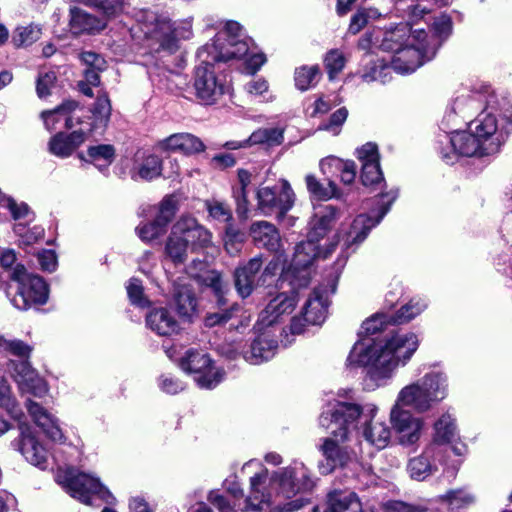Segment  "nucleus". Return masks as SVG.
Here are the masks:
<instances>
[{
    "label": "nucleus",
    "mask_w": 512,
    "mask_h": 512,
    "mask_svg": "<svg viewBox=\"0 0 512 512\" xmlns=\"http://www.w3.org/2000/svg\"><path fill=\"white\" fill-rule=\"evenodd\" d=\"M419 343L418 335L413 332H396L380 339H362L353 345L346 365L364 367L365 385L374 390L386 386L397 369L408 364Z\"/></svg>",
    "instance_id": "1"
},
{
    "label": "nucleus",
    "mask_w": 512,
    "mask_h": 512,
    "mask_svg": "<svg viewBox=\"0 0 512 512\" xmlns=\"http://www.w3.org/2000/svg\"><path fill=\"white\" fill-rule=\"evenodd\" d=\"M364 411L373 418L377 407L373 404L361 407L357 404L337 402L321 414L319 424L331 429V436L325 438L321 446L326 460V464L319 467L322 474H329L336 467H343L356 457L357 444H352V435L356 429V421Z\"/></svg>",
    "instance_id": "2"
},
{
    "label": "nucleus",
    "mask_w": 512,
    "mask_h": 512,
    "mask_svg": "<svg viewBox=\"0 0 512 512\" xmlns=\"http://www.w3.org/2000/svg\"><path fill=\"white\" fill-rule=\"evenodd\" d=\"M314 486L315 482L303 463L296 462L270 476L267 469L261 468L250 478L246 509L262 511L273 503L274 497L291 499L298 493L311 491Z\"/></svg>",
    "instance_id": "3"
},
{
    "label": "nucleus",
    "mask_w": 512,
    "mask_h": 512,
    "mask_svg": "<svg viewBox=\"0 0 512 512\" xmlns=\"http://www.w3.org/2000/svg\"><path fill=\"white\" fill-rule=\"evenodd\" d=\"M340 212L332 205L319 207L309 222L307 240L299 243L294 252L291 267L283 273V279L289 281L293 289L306 287L311 278L310 266L317 257L326 258L335 248L330 244L323 248L319 241L339 219Z\"/></svg>",
    "instance_id": "4"
},
{
    "label": "nucleus",
    "mask_w": 512,
    "mask_h": 512,
    "mask_svg": "<svg viewBox=\"0 0 512 512\" xmlns=\"http://www.w3.org/2000/svg\"><path fill=\"white\" fill-rule=\"evenodd\" d=\"M447 395V375L441 371H431L401 388L393 406L410 408L416 413H426L442 402Z\"/></svg>",
    "instance_id": "5"
},
{
    "label": "nucleus",
    "mask_w": 512,
    "mask_h": 512,
    "mask_svg": "<svg viewBox=\"0 0 512 512\" xmlns=\"http://www.w3.org/2000/svg\"><path fill=\"white\" fill-rule=\"evenodd\" d=\"M426 38L427 32L424 29H415L407 37L404 46L392 56L389 65L382 61L379 66L372 67L371 73L365 77H369L371 80H380L382 72L389 68L400 74L414 72L435 56L437 43L425 44Z\"/></svg>",
    "instance_id": "6"
},
{
    "label": "nucleus",
    "mask_w": 512,
    "mask_h": 512,
    "mask_svg": "<svg viewBox=\"0 0 512 512\" xmlns=\"http://www.w3.org/2000/svg\"><path fill=\"white\" fill-rule=\"evenodd\" d=\"M212 245V234L190 216H181L172 226L165 243V256L175 264L183 263L188 251L197 252Z\"/></svg>",
    "instance_id": "7"
},
{
    "label": "nucleus",
    "mask_w": 512,
    "mask_h": 512,
    "mask_svg": "<svg viewBox=\"0 0 512 512\" xmlns=\"http://www.w3.org/2000/svg\"><path fill=\"white\" fill-rule=\"evenodd\" d=\"M139 30L145 38L155 40L162 49L173 51L180 40L192 36L190 19L171 23L167 17L158 16L150 10L141 11L137 17Z\"/></svg>",
    "instance_id": "8"
},
{
    "label": "nucleus",
    "mask_w": 512,
    "mask_h": 512,
    "mask_svg": "<svg viewBox=\"0 0 512 512\" xmlns=\"http://www.w3.org/2000/svg\"><path fill=\"white\" fill-rule=\"evenodd\" d=\"M510 127V116L500 114L494 107L481 112L469 124L470 131L484 145L486 154H495L501 149L510 134Z\"/></svg>",
    "instance_id": "9"
},
{
    "label": "nucleus",
    "mask_w": 512,
    "mask_h": 512,
    "mask_svg": "<svg viewBox=\"0 0 512 512\" xmlns=\"http://www.w3.org/2000/svg\"><path fill=\"white\" fill-rule=\"evenodd\" d=\"M84 2L96 8L102 15L96 16L77 7L71 8L69 26L75 35L101 32L107 26L108 20L122 13L126 5V0H84Z\"/></svg>",
    "instance_id": "10"
},
{
    "label": "nucleus",
    "mask_w": 512,
    "mask_h": 512,
    "mask_svg": "<svg viewBox=\"0 0 512 512\" xmlns=\"http://www.w3.org/2000/svg\"><path fill=\"white\" fill-rule=\"evenodd\" d=\"M57 481L67 493L85 505H90L93 497H97L108 504L115 502L113 494L102 485L97 477L91 474L68 469L58 472Z\"/></svg>",
    "instance_id": "11"
},
{
    "label": "nucleus",
    "mask_w": 512,
    "mask_h": 512,
    "mask_svg": "<svg viewBox=\"0 0 512 512\" xmlns=\"http://www.w3.org/2000/svg\"><path fill=\"white\" fill-rule=\"evenodd\" d=\"M242 36V27L239 23L227 22L213 42L206 44L198 51V57L211 54V60L215 62L244 57L248 54L249 44Z\"/></svg>",
    "instance_id": "12"
},
{
    "label": "nucleus",
    "mask_w": 512,
    "mask_h": 512,
    "mask_svg": "<svg viewBox=\"0 0 512 512\" xmlns=\"http://www.w3.org/2000/svg\"><path fill=\"white\" fill-rule=\"evenodd\" d=\"M11 279L17 283L16 292L11 298L15 308L25 311L47 302L49 290L46 282L38 275L27 273L23 265L16 264Z\"/></svg>",
    "instance_id": "13"
},
{
    "label": "nucleus",
    "mask_w": 512,
    "mask_h": 512,
    "mask_svg": "<svg viewBox=\"0 0 512 512\" xmlns=\"http://www.w3.org/2000/svg\"><path fill=\"white\" fill-rule=\"evenodd\" d=\"M257 208L265 216L275 215L277 220L285 219L292 209L296 195L286 179L272 186L260 185L256 191Z\"/></svg>",
    "instance_id": "14"
},
{
    "label": "nucleus",
    "mask_w": 512,
    "mask_h": 512,
    "mask_svg": "<svg viewBox=\"0 0 512 512\" xmlns=\"http://www.w3.org/2000/svg\"><path fill=\"white\" fill-rule=\"evenodd\" d=\"M180 368L190 374L198 387L213 389L223 381L225 372L214 365L210 356L203 351L189 349L180 359Z\"/></svg>",
    "instance_id": "15"
},
{
    "label": "nucleus",
    "mask_w": 512,
    "mask_h": 512,
    "mask_svg": "<svg viewBox=\"0 0 512 512\" xmlns=\"http://www.w3.org/2000/svg\"><path fill=\"white\" fill-rule=\"evenodd\" d=\"M201 64L195 69L193 88L198 101L204 105L215 104L225 92V84L215 71L211 54L199 57Z\"/></svg>",
    "instance_id": "16"
},
{
    "label": "nucleus",
    "mask_w": 512,
    "mask_h": 512,
    "mask_svg": "<svg viewBox=\"0 0 512 512\" xmlns=\"http://www.w3.org/2000/svg\"><path fill=\"white\" fill-rule=\"evenodd\" d=\"M334 290V287L329 290L327 286H319L311 292L302 308V318H292L290 330L293 334H301L306 324L320 325L325 321L329 305L328 297Z\"/></svg>",
    "instance_id": "17"
},
{
    "label": "nucleus",
    "mask_w": 512,
    "mask_h": 512,
    "mask_svg": "<svg viewBox=\"0 0 512 512\" xmlns=\"http://www.w3.org/2000/svg\"><path fill=\"white\" fill-rule=\"evenodd\" d=\"M396 197V193L381 195V201L378 202L379 208L373 216L360 214L353 220L348 229H342L339 236L342 238L343 245L346 248H350L364 241L369 231L376 226L389 211Z\"/></svg>",
    "instance_id": "18"
},
{
    "label": "nucleus",
    "mask_w": 512,
    "mask_h": 512,
    "mask_svg": "<svg viewBox=\"0 0 512 512\" xmlns=\"http://www.w3.org/2000/svg\"><path fill=\"white\" fill-rule=\"evenodd\" d=\"M389 419L398 444L411 447L419 442L425 428L423 418L416 416L408 409L392 406Z\"/></svg>",
    "instance_id": "19"
},
{
    "label": "nucleus",
    "mask_w": 512,
    "mask_h": 512,
    "mask_svg": "<svg viewBox=\"0 0 512 512\" xmlns=\"http://www.w3.org/2000/svg\"><path fill=\"white\" fill-rule=\"evenodd\" d=\"M8 371L22 394L28 393L41 398L48 393L47 382L39 376L27 360L10 361Z\"/></svg>",
    "instance_id": "20"
},
{
    "label": "nucleus",
    "mask_w": 512,
    "mask_h": 512,
    "mask_svg": "<svg viewBox=\"0 0 512 512\" xmlns=\"http://www.w3.org/2000/svg\"><path fill=\"white\" fill-rule=\"evenodd\" d=\"M296 304L294 291L276 294L260 312L257 321L258 328L263 329L285 320L294 311Z\"/></svg>",
    "instance_id": "21"
},
{
    "label": "nucleus",
    "mask_w": 512,
    "mask_h": 512,
    "mask_svg": "<svg viewBox=\"0 0 512 512\" xmlns=\"http://www.w3.org/2000/svg\"><path fill=\"white\" fill-rule=\"evenodd\" d=\"M449 143L452 148L451 153L442 152L443 160L448 164H453L458 156L472 157L485 156L484 145L476 137L475 133L470 131H457L449 136Z\"/></svg>",
    "instance_id": "22"
},
{
    "label": "nucleus",
    "mask_w": 512,
    "mask_h": 512,
    "mask_svg": "<svg viewBox=\"0 0 512 512\" xmlns=\"http://www.w3.org/2000/svg\"><path fill=\"white\" fill-rule=\"evenodd\" d=\"M156 146L160 151L181 153L186 156L201 153L206 148L199 137L187 132L174 133L158 141Z\"/></svg>",
    "instance_id": "23"
},
{
    "label": "nucleus",
    "mask_w": 512,
    "mask_h": 512,
    "mask_svg": "<svg viewBox=\"0 0 512 512\" xmlns=\"http://www.w3.org/2000/svg\"><path fill=\"white\" fill-rule=\"evenodd\" d=\"M89 132L90 129L83 128L69 134L59 132L49 140V152L56 157L67 158L88 139Z\"/></svg>",
    "instance_id": "24"
},
{
    "label": "nucleus",
    "mask_w": 512,
    "mask_h": 512,
    "mask_svg": "<svg viewBox=\"0 0 512 512\" xmlns=\"http://www.w3.org/2000/svg\"><path fill=\"white\" fill-rule=\"evenodd\" d=\"M26 408L34 423L42 429L48 438L55 442H64V434L54 415L32 400L26 402Z\"/></svg>",
    "instance_id": "25"
},
{
    "label": "nucleus",
    "mask_w": 512,
    "mask_h": 512,
    "mask_svg": "<svg viewBox=\"0 0 512 512\" xmlns=\"http://www.w3.org/2000/svg\"><path fill=\"white\" fill-rule=\"evenodd\" d=\"M78 103L75 101H65L53 110L43 111L41 118L47 130L52 131L58 128V123L63 121L64 127L68 130L73 129L80 124V117L75 115Z\"/></svg>",
    "instance_id": "26"
},
{
    "label": "nucleus",
    "mask_w": 512,
    "mask_h": 512,
    "mask_svg": "<svg viewBox=\"0 0 512 512\" xmlns=\"http://www.w3.org/2000/svg\"><path fill=\"white\" fill-rule=\"evenodd\" d=\"M188 272L199 283L211 288L217 296L218 302L224 304V285L221 275L217 271L208 269V265L204 261L193 260L188 267Z\"/></svg>",
    "instance_id": "27"
},
{
    "label": "nucleus",
    "mask_w": 512,
    "mask_h": 512,
    "mask_svg": "<svg viewBox=\"0 0 512 512\" xmlns=\"http://www.w3.org/2000/svg\"><path fill=\"white\" fill-rule=\"evenodd\" d=\"M161 159L153 154L136 153L130 176L135 181H150L161 175Z\"/></svg>",
    "instance_id": "28"
},
{
    "label": "nucleus",
    "mask_w": 512,
    "mask_h": 512,
    "mask_svg": "<svg viewBox=\"0 0 512 512\" xmlns=\"http://www.w3.org/2000/svg\"><path fill=\"white\" fill-rule=\"evenodd\" d=\"M250 235L257 246L270 251H277L281 245L278 229L268 221H257L251 224Z\"/></svg>",
    "instance_id": "29"
},
{
    "label": "nucleus",
    "mask_w": 512,
    "mask_h": 512,
    "mask_svg": "<svg viewBox=\"0 0 512 512\" xmlns=\"http://www.w3.org/2000/svg\"><path fill=\"white\" fill-rule=\"evenodd\" d=\"M261 267L262 261L260 258L256 257L235 270V287L242 298H246L252 293L255 286L256 275Z\"/></svg>",
    "instance_id": "30"
},
{
    "label": "nucleus",
    "mask_w": 512,
    "mask_h": 512,
    "mask_svg": "<svg viewBox=\"0 0 512 512\" xmlns=\"http://www.w3.org/2000/svg\"><path fill=\"white\" fill-rule=\"evenodd\" d=\"M277 347L276 340L262 333L252 342L249 350L244 352V359L253 365L261 364L274 357Z\"/></svg>",
    "instance_id": "31"
},
{
    "label": "nucleus",
    "mask_w": 512,
    "mask_h": 512,
    "mask_svg": "<svg viewBox=\"0 0 512 512\" xmlns=\"http://www.w3.org/2000/svg\"><path fill=\"white\" fill-rule=\"evenodd\" d=\"M324 512H363V509L356 493L334 490L327 495V506Z\"/></svg>",
    "instance_id": "32"
},
{
    "label": "nucleus",
    "mask_w": 512,
    "mask_h": 512,
    "mask_svg": "<svg viewBox=\"0 0 512 512\" xmlns=\"http://www.w3.org/2000/svg\"><path fill=\"white\" fill-rule=\"evenodd\" d=\"M147 326L160 336H170L179 329L178 322L166 308L151 310L146 316Z\"/></svg>",
    "instance_id": "33"
},
{
    "label": "nucleus",
    "mask_w": 512,
    "mask_h": 512,
    "mask_svg": "<svg viewBox=\"0 0 512 512\" xmlns=\"http://www.w3.org/2000/svg\"><path fill=\"white\" fill-rule=\"evenodd\" d=\"M437 447L430 444L425 448L423 453L415 458H412L408 463V471L410 476L416 480H424L428 477L433 470V464L430 458L436 453Z\"/></svg>",
    "instance_id": "34"
},
{
    "label": "nucleus",
    "mask_w": 512,
    "mask_h": 512,
    "mask_svg": "<svg viewBox=\"0 0 512 512\" xmlns=\"http://www.w3.org/2000/svg\"><path fill=\"white\" fill-rule=\"evenodd\" d=\"M433 443L437 448L439 444L451 442L457 436L455 418L448 412L443 413L434 423Z\"/></svg>",
    "instance_id": "35"
},
{
    "label": "nucleus",
    "mask_w": 512,
    "mask_h": 512,
    "mask_svg": "<svg viewBox=\"0 0 512 512\" xmlns=\"http://www.w3.org/2000/svg\"><path fill=\"white\" fill-rule=\"evenodd\" d=\"M391 430L385 422L371 419L365 427L363 435L370 444L378 449H383L390 441Z\"/></svg>",
    "instance_id": "36"
},
{
    "label": "nucleus",
    "mask_w": 512,
    "mask_h": 512,
    "mask_svg": "<svg viewBox=\"0 0 512 512\" xmlns=\"http://www.w3.org/2000/svg\"><path fill=\"white\" fill-rule=\"evenodd\" d=\"M408 28L406 25H399L391 30L383 32L380 48L383 51L392 52L393 55L404 46L408 37Z\"/></svg>",
    "instance_id": "37"
},
{
    "label": "nucleus",
    "mask_w": 512,
    "mask_h": 512,
    "mask_svg": "<svg viewBox=\"0 0 512 512\" xmlns=\"http://www.w3.org/2000/svg\"><path fill=\"white\" fill-rule=\"evenodd\" d=\"M41 34L42 29L39 25H22L14 29L11 41L16 48L26 47L40 39Z\"/></svg>",
    "instance_id": "38"
},
{
    "label": "nucleus",
    "mask_w": 512,
    "mask_h": 512,
    "mask_svg": "<svg viewBox=\"0 0 512 512\" xmlns=\"http://www.w3.org/2000/svg\"><path fill=\"white\" fill-rule=\"evenodd\" d=\"M111 111V102L107 94L103 93L99 95L91 108L93 119L92 127H106L110 121Z\"/></svg>",
    "instance_id": "39"
},
{
    "label": "nucleus",
    "mask_w": 512,
    "mask_h": 512,
    "mask_svg": "<svg viewBox=\"0 0 512 512\" xmlns=\"http://www.w3.org/2000/svg\"><path fill=\"white\" fill-rule=\"evenodd\" d=\"M174 299L178 313L183 317H191L196 310V298L187 286L175 288Z\"/></svg>",
    "instance_id": "40"
},
{
    "label": "nucleus",
    "mask_w": 512,
    "mask_h": 512,
    "mask_svg": "<svg viewBox=\"0 0 512 512\" xmlns=\"http://www.w3.org/2000/svg\"><path fill=\"white\" fill-rule=\"evenodd\" d=\"M179 206V199L176 195H167L165 196L161 202L157 205L156 214L154 219L159 221L165 227L172 221L174 218Z\"/></svg>",
    "instance_id": "41"
},
{
    "label": "nucleus",
    "mask_w": 512,
    "mask_h": 512,
    "mask_svg": "<svg viewBox=\"0 0 512 512\" xmlns=\"http://www.w3.org/2000/svg\"><path fill=\"white\" fill-rule=\"evenodd\" d=\"M307 190L311 195L320 199H329L338 196L337 186L334 181L329 180L328 186H323L314 175H307L305 178Z\"/></svg>",
    "instance_id": "42"
},
{
    "label": "nucleus",
    "mask_w": 512,
    "mask_h": 512,
    "mask_svg": "<svg viewBox=\"0 0 512 512\" xmlns=\"http://www.w3.org/2000/svg\"><path fill=\"white\" fill-rule=\"evenodd\" d=\"M320 77L317 65L302 66L295 71V85L299 90L305 91L315 85Z\"/></svg>",
    "instance_id": "43"
},
{
    "label": "nucleus",
    "mask_w": 512,
    "mask_h": 512,
    "mask_svg": "<svg viewBox=\"0 0 512 512\" xmlns=\"http://www.w3.org/2000/svg\"><path fill=\"white\" fill-rule=\"evenodd\" d=\"M283 140V132L278 128H263L253 132L247 139L249 145H278Z\"/></svg>",
    "instance_id": "44"
},
{
    "label": "nucleus",
    "mask_w": 512,
    "mask_h": 512,
    "mask_svg": "<svg viewBox=\"0 0 512 512\" xmlns=\"http://www.w3.org/2000/svg\"><path fill=\"white\" fill-rule=\"evenodd\" d=\"M426 307L427 304L424 300L420 298H413L396 312L393 320L398 324L409 322L422 313Z\"/></svg>",
    "instance_id": "45"
},
{
    "label": "nucleus",
    "mask_w": 512,
    "mask_h": 512,
    "mask_svg": "<svg viewBox=\"0 0 512 512\" xmlns=\"http://www.w3.org/2000/svg\"><path fill=\"white\" fill-rule=\"evenodd\" d=\"M432 28L433 35L431 37L427 36L426 41L424 43L426 44L429 42H436L437 49L440 46L442 40L446 39L449 36L452 28V23L447 15L442 14L439 17L435 18L432 24Z\"/></svg>",
    "instance_id": "46"
},
{
    "label": "nucleus",
    "mask_w": 512,
    "mask_h": 512,
    "mask_svg": "<svg viewBox=\"0 0 512 512\" xmlns=\"http://www.w3.org/2000/svg\"><path fill=\"white\" fill-rule=\"evenodd\" d=\"M167 231V227L156 219L151 222L140 223L136 227V233L144 242H151L163 236Z\"/></svg>",
    "instance_id": "47"
},
{
    "label": "nucleus",
    "mask_w": 512,
    "mask_h": 512,
    "mask_svg": "<svg viewBox=\"0 0 512 512\" xmlns=\"http://www.w3.org/2000/svg\"><path fill=\"white\" fill-rule=\"evenodd\" d=\"M346 64V57L339 49H331L324 57V65L330 79L340 73Z\"/></svg>",
    "instance_id": "48"
},
{
    "label": "nucleus",
    "mask_w": 512,
    "mask_h": 512,
    "mask_svg": "<svg viewBox=\"0 0 512 512\" xmlns=\"http://www.w3.org/2000/svg\"><path fill=\"white\" fill-rule=\"evenodd\" d=\"M87 155L94 164L104 162V165L108 166L115 158V149L110 144L90 146L87 150Z\"/></svg>",
    "instance_id": "49"
},
{
    "label": "nucleus",
    "mask_w": 512,
    "mask_h": 512,
    "mask_svg": "<svg viewBox=\"0 0 512 512\" xmlns=\"http://www.w3.org/2000/svg\"><path fill=\"white\" fill-rule=\"evenodd\" d=\"M219 311L209 313L205 317V325L207 327H213L216 325L224 324L232 318L233 313L239 309L237 304L231 305L229 308H225L227 302L224 299V304H220L217 301Z\"/></svg>",
    "instance_id": "50"
},
{
    "label": "nucleus",
    "mask_w": 512,
    "mask_h": 512,
    "mask_svg": "<svg viewBox=\"0 0 512 512\" xmlns=\"http://www.w3.org/2000/svg\"><path fill=\"white\" fill-rule=\"evenodd\" d=\"M348 117V110L345 107L339 108L332 113L329 119L320 124L319 130L327 131L334 136L341 132V128Z\"/></svg>",
    "instance_id": "51"
},
{
    "label": "nucleus",
    "mask_w": 512,
    "mask_h": 512,
    "mask_svg": "<svg viewBox=\"0 0 512 512\" xmlns=\"http://www.w3.org/2000/svg\"><path fill=\"white\" fill-rule=\"evenodd\" d=\"M238 180L240 182V189L235 193L238 202L237 212L240 216H246L247 213V199L246 188L251 182V174L245 169L238 170Z\"/></svg>",
    "instance_id": "52"
},
{
    "label": "nucleus",
    "mask_w": 512,
    "mask_h": 512,
    "mask_svg": "<svg viewBox=\"0 0 512 512\" xmlns=\"http://www.w3.org/2000/svg\"><path fill=\"white\" fill-rule=\"evenodd\" d=\"M31 347L21 340L6 339L0 336V352H7L19 357H28Z\"/></svg>",
    "instance_id": "53"
},
{
    "label": "nucleus",
    "mask_w": 512,
    "mask_h": 512,
    "mask_svg": "<svg viewBox=\"0 0 512 512\" xmlns=\"http://www.w3.org/2000/svg\"><path fill=\"white\" fill-rule=\"evenodd\" d=\"M442 499L452 510L463 508L474 501V497L463 490L450 491Z\"/></svg>",
    "instance_id": "54"
},
{
    "label": "nucleus",
    "mask_w": 512,
    "mask_h": 512,
    "mask_svg": "<svg viewBox=\"0 0 512 512\" xmlns=\"http://www.w3.org/2000/svg\"><path fill=\"white\" fill-rule=\"evenodd\" d=\"M346 161L338 158L336 156H327L323 158L319 167L321 172L328 177V181L331 180L330 177L338 176L343 167H345Z\"/></svg>",
    "instance_id": "55"
},
{
    "label": "nucleus",
    "mask_w": 512,
    "mask_h": 512,
    "mask_svg": "<svg viewBox=\"0 0 512 512\" xmlns=\"http://www.w3.org/2000/svg\"><path fill=\"white\" fill-rule=\"evenodd\" d=\"M361 180L365 186L378 185L383 182L380 163L364 164L361 171Z\"/></svg>",
    "instance_id": "56"
},
{
    "label": "nucleus",
    "mask_w": 512,
    "mask_h": 512,
    "mask_svg": "<svg viewBox=\"0 0 512 512\" xmlns=\"http://www.w3.org/2000/svg\"><path fill=\"white\" fill-rule=\"evenodd\" d=\"M126 289L132 304L140 307H145L149 304L148 299L143 294L142 284L138 279H130Z\"/></svg>",
    "instance_id": "57"
},
{
    "label": "nucleus",
    "mask_w": 512,
    "mask_h": 512,
    "mask_svg": "<svg viewBox=\"0 0 512 512\" xmlns=\"http://www.w3.org/2000/svg\"><path fill=\"white\" fill-rule=\"evenodd\" d=\"M206 205L209 215L213 219L219 222H229L232 219V212L225 203L213 200L207 202Z\"/></svg>",
    "instance_id": "58"
},
{
    "label": "nucleus",
    "mask_w": 512,
    "mask_h": 512,
    "mask_svg": "<svg viewBox=\"0 0 512 512\" xmlns=\"http://www.w3.org/2000/svg\"><path fill=\"white\" fill-rule=\"evenodd\" d=\"M245 92L251 98H262L263 100H267L268 97L266 95L269 92V86L266 80L258 78L252 79L244 86Z\"/></svg>",
    "instance_id": "59"
},
{
    "label": "nucleus",
    "mask_w": 512,
    "mask_h": 512,
    "mask_svg": "<svg viewBox=\"0 0 512 512\" xmlns=\"http://www.w3.org/2000/svg\"><path fill=\"white\" fill-rule=\"evenodd\" d=\"M356 155L358 160L364 164H376L379 163L380 157L378 148L373 143H366L357 149Z\"/></svg>",
    "instance_id": "60"
},
{
    "label": "nucleus",
    "mask_w": 512,
    "mask_h": 512,
    "mask_svg": "<svg viewBox=\"0 0 512 512\" xmlns=\"http://www.w3.org/2000/svg\"><path fill=\"white\" fill-rule=\"evenodd\" d=\"M388 322V317L384 314H375L370 318L366 319L362 325L361 330L366 335L375 334L380 332L386 323Z\"/></svg>",
    "instance_id": "61"
},
{
    "label": "nucleus",
    "mask_w": 512,
    "mask_h": 512,
    "mask_svg": "<svg viewBox=\"0 0 512 512\" xmlns=\"http://www.w3.org/2000/svg\"><path fill=\"white\" fill-rule=\"evenodd\" d=\"M1 201H3V207L11 212L13 219L20 220L29 217L30 211L27 204H17L15 200L9 197L3 198Z\"/></svg>",
    "instance_id": "62"
},
{
    "label": "nucleus",
    "mask_w": 512,
    "mask_h": 512,
    "mask_svg": "<svg viewBox=\"0 0 512 512\" xmlns=\"http://www.w3.org/2000/svg\"><path fill=\"white\" fill-rule=\"evenodd\" d=\"M81 60L87 66L86 69H96L98 71H104L107 68L106 60L95 52H83L81 54Z\"/></svg>",
    "instance_id": "63"
},
{
    "label": "nucleus",
    "mask_w": 512,
    "mask_h": 512,
    "mask_svg": "<svg viewBox=\"0 0 512 512\" xmlns=\"http://www.w3.org/2000/svg\"><path fill=\"white\" fill-rule=\"evenodd\" d=\"M159 386L162 391L168 394H177L178 392L184 390V384L177 378L169 375L161 376Z\"/></svg>",
    "instance_id": "64"
}]
</instances>
